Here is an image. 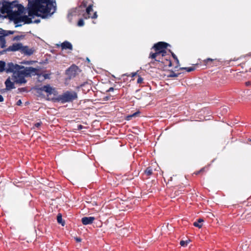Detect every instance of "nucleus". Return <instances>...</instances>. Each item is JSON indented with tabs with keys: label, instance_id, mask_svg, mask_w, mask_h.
I'll list each match as a JSON object with an SVG mask.
<instances>
[{
	"label": "nucleus",
	"instance_id": "1",
	"mask_svg": "<svg viewBox=\"0 0 251 251\" xmlns=\"http://www.w3.org/2000/svg\"><path fill=\"white\" fill-rule=\"evenodd\" d=\"M28 16L48 18L56 11V3L51 0H27Z\"/></svg>",
	"mask_w": 251,
	"mask_h": 251
},
{
	"label": "nucleus",
	"instance_id": "2",
	"mask_svg": "<svg viewBox=\"0 0 251 251\" xmlns=\"http://www.w3.org/2000/svg\"><path fill=\"white\" fill-rule=\"evenodd\" d=\"M23 10L24 7L20 4H17L14 2H5L0 8V16L7 15L10 20L13 21L18 25H21L22 23L29 24L33 22L28 16L21 15ZM40 22L39 20H37L33 22L38 23Z\"/></svg>",
	"mask_w": 251,
	"mask_h": 251
},
{
	"label": "nucleus",
	"instance_id": "3",
	"mask_svg": "<svg viewBox=\"0 0 251 251\" xmlns=\"http://www.w3.org/2000/svg\"><path fill=\"white\" fill-rule=\"evenodd\" d=\"M37 69L31 67H25L14 72L11 77L12 80L17 84H22L25 83L26 80L25 77L31 76V75L37 74Z\"/></svg>",
	"mask_w": 251,
	"mask_h": 251
},
{
	"label": "nucleus",
	"instance_id": "4",
	"mask_svg": "<svg viewBox=\"0 0 251 251\" xmlns=\"http://www.w3.org/2000/svg\"><path fill=\"white\" fill-rule=\"evenodd\" d=\"M77 98V94L75 92L67 91L59 96L58 99L62 102H66L72 101Z\"/></svg>",
	"mask_w": 251,
	"mask_h": 251
},
{
	"label": "nucleus",
	"instance_id": "5",
	"mask_svg": "<svg viewBox=\"0 0 251 251\" xmlns=\"http://www.w3.org/2000/svg\"><path fill=\"white\" fill-rule=\"evenodd\" d=\"M168 46V44L164 42H159L155 44L153 48L154 49L155 51H157L161 54V56H163L166 53L165 50Z\"/></svg>",
	"mask_w": 251,
	"mask_h": 251
},
{
	"label": "nucleus",
	"instance_id": "6",
	"mask_svg": "<svg viewBox=\"0 0 251 251\" xmlns=\"http://www.w3.org/2000/svg\"><path fill=\"white\" fill-rule=\"evenodd\" d=\"M13 32L11 31L4 30L0 28V47L1 48H4L6 47L5 36H8L9 34H12Z\"/></svg>",
	"mask_w": 251,
	"mask_h": 251
},
{
	"label": "nucleus",
	"instance_id": "7",
	"mask_svg": "<svg viewBox=\"0 0 251 251\" xmlns=\"http://www.w3.org/2000/svg\"><path fill=\"white\" fill-rule=\"evenodd\" d=\"M24 68V66L19 65L18 64H14L12 62L8 63L6 65V68H5V71L7 73H11L13 72V74L14 72H16L19 70L22 69V68Z\"/></svg>",
	"mask_w": 251,
	"mask_h": 251
},
{
	"label": "nucleus",
	"instance_id": "8",
	"mask_svg": "<svg viewBox=\"0 0 251 251\" xmlns=\"http://www.w3.org/2000/svg\"><path fill=\"white\" fill-rule=\"evenodd\" d=\"M35 51V49L33 48H30L28 46H24L22 45L21 52L26 55H31Z\"/></svg>",
	"mask_w": 251,
	"mask_h": 251
},
{
	"label": "nucleus",
	"instance_id": "9",
	"mask_svg": "<svg viewBox=\"0 0 251 251\" xmlns=\"http://www.w3.org/2000/svg\"><path fill=\"white\" fill-rule=\"evenodd\" d=\"M22 45H23L21 43L13 44L12 46H10L8 48H7L6 51H16L20 50L21 51Z\"/></svg>",
	"mask_w": 251,
	"mask_h": 251
},
{
	"label": "nucleus",
	"instance_id": "10",
	"mask_svg": "<svg viewBox=\"0 0 251 251\" xmlns=\"http://www.w3.org/2000/svg\"><path fill=\"white\" fill-rule=\"evenodd\" d=\"M42 91H45L49 95L54 94L55 95L56 93V91L54 88L50 86L49 85L44 86L41 88Z\"/></svg>",
	"mask_w": 251,
	"mask_h": 251
},
{
	"label": "nucleus",
	"instance_id": "11",
	"mask_svg": "<svg viewBox=\"0 0 251 251\" xmlns=\"http://www.w3.org/2000/svg\"><path fill=\"white\" fill-rule=\"evenodd\" d=\"M93 11L92 8V6L91 5H89L86 9V15H87V16H85V18L86 19L87 18H93V19H95V18H97V12H95L93 15H91V12H92Z\"/></svg>",
	"mask_w": 251,
	"mask_h": 251
},
{
	"label": "nucleus",
	"instance_id": "12",
	"mask_svg": "<svg viewBox=\"0 0 251 251\" xmlns=\"http://www.w3.org/2000/svg\"><path fill=\"white\" fill-rule=\"evenodd\" d=\"M16 83L14 82L13 80L11 79V78H8L5 82V84L6 86V88L8 90H10L11 89H14L15 88L14 86V84Z\"/></svg>",
	"mask_w": 251,
	"mask_h": 251
},
{
	"label": "nucleus",
	"instance_id": "13",
	"mask_svg": "<svg viewBox=\"0 0 251 251\" xmlns=\"http://www.w3.org/2000/svg\"><path fill=\"white\" fill-rule=\"evenodd\" d=\"M95 220V218L93 217H84L81 219L82 223L84 225L92 224Z\"/></svg>",
	"mask_w": 251,
	"mask_h": 251
},
{
	"label": "nucleus",
	"instance_id": "14",
	"mask_svg": "<svg viewBox=\"0 0 251 251\" xmlns=\"http://www.w3.org/2000/svg\"><path fill=\"white\" fill-rule=\"evenodd\" d=\"M62 49L72 50V46L71 44L68 42H65L61 45Z\"/></svg>",
	"mask_w": 251,
	"mask_h": 251
},
{
	"label": "nucleus",
	"instance_id": "15",
	"mask_svg": "<svg viewBox=\"0 0 251 251\" xmlns=\"http://www.w3.org/2000/svg\"><path fill=\"white\" fill-rule=\"evenodd\" d=\"M160 55H161V54L159 52L155 51L154 53L151 52L150 54L149 57L152 59H154L156 61H158L156 58Z\"/></svg>",
	"mask_w": 251,
	"mask_h": 251
},
{
	"label": "nucleus",
	"instance_id": "16",
	"mask_svg": "<svg viewBox=\"0 0 251 251\" xmlns=\"http://www.w3.org/2000/svg\"><path fill=\"white\" fill-rule=\"evenodd\" d=\"M203 222V220L202 219L200 218L198 219V222H196L194 223V226L200 228L202 227V225L201 223Z\"/></svg>",
	"mask_w": 251,
	"mask_h": 251
},
{
	"label": "nucleus",
	"instance_id": "17",
	"mask_svg": "<svg viewBox=\"0 0 251 251\" xmlns=\"http://www.w3.org/2000/svg\"><path fill=\"white\" fill-rule=\"evenodd\" d=\"M5 63L3 61H0V72H3L5 71Z\"/></svg>",
	"mask_w": 251,
	"mask_h": 251
},
{
	"label": "nucleus",
	"instance_id": "18",
	"mask_svg": "<svg viewBox=\"0 0 251 251\" xmlns=\"http://www.w3.org/2000/svg\"><path fill=\"white\" fill-rule=\"evenodd\" d=\"M57 220L58 223L62 225V226H64V222L63 221L62 218V216L60 214H58L57 217Z\"/></svg>",
	"mask_w": 251,
	"mask_h": 251
},
{
	"label": "nucleus",
	"instance_id": "19",
	"mask_svg": "<svg viewBox=\"0 0 251 251\" xmlns=\"http://www.w3.org/2000/svg\"><path fill=\"white\" fill-rule=\"evenodd\" d=\"M190 242V240H187L186 241H181L180 242V244L182 247H186L188 243Z\"/></svg>",
	"mask_w": 251,
	"mask_h": 251
},
{
	"label": "nucleus",
	"instance_id": "20",
	"mask_svg": "<svg viewBox=\"0 0 251 251\" xmlns=\"http://www.w3.org/2000/svg\"><path fill=\"white\" fill-rule=\"evenodd\" d=\"M181 69L185 70L188 72H190L194 71L195 68V67H191L182 68Z\"/></svg>",
	"mask_w": 251,
	"mask_h": 251
},
{
	"label": "nucleus",
	"instance_id": "21",
	"mask_svg": "<svg viewBox=\"0 0 251 251\" xmlns=\"http://www.w3.org/2000/svg\"><path fill=\"white\" fill-rule=\"evenodd\" d=\"M152 169L151 168V167H148L145 171V173L148 175V176H150L152 174Z\"/></svg>",
	"mask_w": 251,
	"mask_h": 251
},
{
	"label": "nucleus",
	"instance_id": "22",
	"mask_svg": "<svg viewBox=\"0 0 251 251\" xmlns=\"http://www.w3.org/2000/svg\"><path fill=\"white\" fill-rule=\"evenodd\" d=\"M168 77H177L178 75L174 73V72H169V74L167 75Z\"/></svg>",
	"mask_w": 251,
	"mask_h": 251
},
{
	"label": "nucleus",
	"instance_id": "23",
	"mask_svg": "<svg viewBox=\"0 0 251 251\" xmlns=\"http://www.w3.org/2000/svg\"><path fill=\"white\" fill-rule=\"evenodd\" d=\"M34 62V61H24L21 63L25 65H31Z\"/></svg>",
	"mask_w": 251,
	"mask_h": 251
},
{
	"label": "nucleus",
	"instance_id": "24",
	"mask_svg": "<svg viewBox=\"0 0 251 251\" xmlns=\"http://www.w3.org/2000/svg\"><path fill=\"white\" fill-rule=\"evenodd\" d=\"M84 24V21L82 19H80L77 23V25L79 26H83Z\"/></svg>",
	"mask_w": 251,
	"mask_h": 251
},
{
	"label": "nucleus",
	"instance_id": "25",
	"mask_svg": "<svg viewBox=\"0 0 251 251\" xmlns=\"http://www.w3.org/2000/svg\"><path fill=\"white\" fill-rule=\"evenodd\" d=\"M43 76L44 79L49 78V74H41L39 75V77Z\"/></svg>",
	"mask_w": 251,
	"mask_h": 251
},
{
	"label": "nucleus",
	"instance_id": "26",
	"mask_svg": "<svg viewBox=\"0 0 251 251\" xmlns=\"http://www.w3.org/2000/svg\"><path fill=\"white\" fill-rule=\"evenodd\" d=\"M137 114H138V113H137V112H135V113H134V114H133L132 115H131L128 116L126 117V119H127V120H130V118H131V117H135V116H136V115Z\"/></svg>",
	"mask_w": 251,
	"mask_h": 251
},
{
	"label": "nucleus",
	"instance_id": "27",
	"mask_svg": "<svg viewBox=\"0 0 251 251\" xmlns=\"http://www.w3.org/2000/svg\"><path fill=\"white\" fill-rule=\"evenodd\" d=\"M42 124V123L41 122L36 123L34 125V126L33 127V129H35V128H38Z\"/></svg>",
	"mask_w": 251,
	"mask_h": 251
},
{
	"label": "nucleus",
	"instance_id": "28",
	"mask_svg": "<svg viewBox=\"0 0 251 251\" xmlns=\"http://www.w3.org/2000/svg\"><path fill=\"white\" fill-rule=\"evenodd\" d=\"M143 78L141 76H139L138 78L137 79V83H141L143 82Z\"/></svg>",
	"mask_w": 251,
	"mask_h": 251
},
{
	"label": "nucleus",
	"instance_id": "29",
	"mask_svg": "<svg viewBox=\"0 0 251 251\" xmlns=\"http://www.w3.org/2000/svg\"><path fill=\"white\" fill-rule=\"evenodd\" d=\"M166 64L169 66V67H171L172 66V63L170 61V60H167V63Z\"/></svg>",
	"mask_w": 251,
	"mask_h": 251
},
{
	"label": "nucleus",
	"instance_id": "30",
	"mask_svg": "<svg viewBox=\"0 0 251 251\" xmlns=\"http://www.w3.org/2000/svg\"><path fill=\"white\" fill-rule=\"evenodd\" d=\"M75 241L77 242H80L81 241V239L80 238H78V237H75Z\"/></svg>",
	"mask_w": 251,
	"mask_h": 251
},
{
	"label": "nucleus",
	"instance_id": "31",
	"mask_svg": "<svg viewBox=\"0 0 251 251\" xmlns=\"http://www.w3.org/2000/svg\"><path fill=\"white\" fill-rule=\"evenodd\" d=\"M20 37L18 36L15 37L13 38V40H20Z\"/></svg>",
	"mask_w": 251,
	"mask_h": 251
},
{
	"label": "nucleus",
	"instance_id": "32",
	"mask_svg": "<svg viewBox=\"0 0 251 251\" xmlns=\"http://www.w3.org/2000/svg\"><path fill=\"white\" fill-rule=\"evenodd\" d=\"M173 57H174V59L176 61V62H177V63H178V59L177 58V57H176V56L175 54H173Z\"/></svg>",
	"mask_w": 251,
	"mask_h": 251
},
{
	"label": "nucleus",
	"instance_id": "33",
	"mask_svg": "<svg viewBox=\"0 0 251 251\" xmlns=\"http://www.w3.org/2000/svg\"><path fill=\"white\" fill-rule=\"evenodd\" d=\"M212 60H213L212 59H211V58H207L204 61H205V62L207 63L208 61H212Z\"/></svg>",
	"mask_w": 251,
	"mask_h": 251
},
{
	"label": "nucleus",
	"instance_id": "34",
	"mask_svg": "<svg viewBox=\"0 0 251 251\" xmlns=\"http://www.w3.org/2000/svg\"><path fill=\"white\" fill-rule=\"evenodd\" d=\"M4 100L3 97L1 95H0V102L3 101Z\"/></svg>",
	"mask_w": 251,
	"mask_h": 251
},
{
	"label": "nucleus",
	"instance_id": "35",
	"mask_svg": "<svg viewBox=\"0 0 251 251\" xmlns=\"http://www.w3.org/2000/svg\"><path fill=\"white\" fill-rule=\"evenodd\" d=\"M82 127H83V126H82V125H79V126H77V129H82Z\"/></svg>",
	"mask_w": 251,
	"mask_h": 251
},
{
	"label": "nucleus",
	"instance_id": "36",
	"mask_svg": "<svg viewBox=\"0 0 251 251\" xmlns=\"http://www.w3.org/2000/svg\"><path fill=\"white\" fill-rule=\"evenodd\" d=\"M22 103V101L21 100H19L18 101H17V104L18 105H20Z\"/></svg>",
	"mask_w": 251,
	"mask_h": 251
},
{
	"label": "nucleus",
	"instance_id": "37",
	"mask_svg": "<svg viewBox=\"0 0 251 251\" xmlns=\"http://www.w3.org/2000/svg\"><path fill=\"white\" fill-rule=\"evenodd\" d=\"M251 84V82L250 81H248L246 82V85L247 86H249Z\"/></svg>",
	"mask_w": 251,
	"mask_h": 251
},
{
	"label": "nucleus",
	"instance_id": "38",
	"mask_svg": "<svg viewBox=\"0 0 251 251\" xmlns=\"http://www.w3.org/2000/svg\"><path fill=\"white\" fill-rule=\"evenodd\" d=\"M113 88L111 87V88H109L108 91H113Z\"/></svg>",
	"mask_w": 251,
	"mask_h": 251
},
{
	"label": "nucleus",
	"instance_id": "39",
	"mask_svg": "<svg viewBox=\"0 0 251 251\" xmlns=\"http://www.w3.org/2000/svg\"><path fill=\"white\" fill-rule=\"evenodd\" d=\"M75 68V67H71L70 69H69V71L73 69V68Z\"/></svg>",
	"mask_w": 251,
	"mask_h": 251
},
{
	"label": "nucleus",
	"instance_id": "40",
	"mask_svg": "<svg viewBox=\"0 0 251 251\" xmlns=\"http://www.w3.org/2000/svg\"><path fill=\"white\" fill-rule=\"evenodd\" d=\"M83 4H84V7L86 6V4H85L84 3H83Z\"/></svg>",
	"mask_w": 251,
	"mask_h": 251
},
{
	"label": "nucleus",
	"instance_id": "41",
	"mask_svg": "<svg viewBox=\"0 0 251 251\" xmlns=\"http://www.w3.org/2000/svg\"><path fill=\"white\" fill-rule=\"evenodd\" d=\"M135 75H136V73H135V74H133L132 76H135Z\"/></svg>",
	"mask_w": 251,
	"mask_h": 251
}]
</instances>
